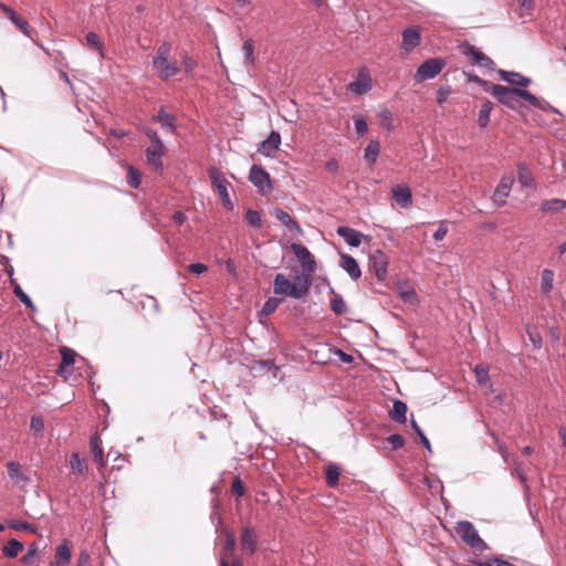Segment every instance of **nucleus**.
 I'll use <instances>...</instances> for the list:
<instances>
[{
  "label": "nucleus",
  "mask_w": 566,
  "mask_h": 566,
  "mask_svg": "<svg viewBox=\"0 0 566 566\" xmlns=\"http://www.w3.org/2000/svg\"><path fill=\"white\" fill-rule=\"evenodd\" d=\"M144 133L150 140L151 145L163 144V140L160 139L158 133L155 129L147 127L144 129Z\"/></svg>",
  "instance_id": "58"
},
{
  "label": "nucleus",
  "mask_w": 566,
  "mask_h": 566,
  "mask_svg": "<svg viewBox=\"0 0 566 566\" xmlns=\"http://www.w3.org/2000/svg\"><path fill=\"white\" fill-rule=\"evenodd\" d=\"M297 283H292L283 273H277L273 280V292L276 295H284L300 300L307 295L311 286V276H296Z\"/></svg>",
  "instance_id": "1"
},
{
  "label": "nucleus",
  "mask_w": 566,
  "mask_h": 566,
  "mask_svg": "<svg viewBox=\"0 0 566 566\" xmlns=\"http://www.w3.org/2000/svg\"><path fill=\"white\" fill-rule=\"evenodd\" d=\"M488 91L499 103L513 111L518 109L521 106L520 93H517L520 92L518 87H509L500 84H493Z\"/></svg>",
  "instance_id": "4"
},
{
  "label": "nucleus",
  "mask_w": 566,
  "mask_h": 566,
  "mask_svg": "<svg viewBox=\"0 0 566 566\" xmlns=\"http://www.w3.org/2000/svg\"><path fill=\"white\" fill-rule=\"evenodd\" d=\"M474 373H475L476 381L480 385L486 386L490 382L488 366H485L483 364H479L474 367Z\"/></svg>",
  "instance_id": "46"
},
{
  "label": "nucleus",
  "mask_w": 566,
  "mask_h": 566,
  "mask_svg": "<svg viewBox=\"0 0 566 566\" xmlns=\"http://www.w3.org/2000/svg\"><path fill=\"white\" fill-rule=\"evenodd\" d=\"M491 112H492V104L490 101H485L480 107L479 118H478V123L481 128H484L488 126V124L490 122Z\"/></svg>",
  "instance_id": "39"
},
{
  "label": "nucleus",
  "mask_w": 566,
  "mask_h": 566,
  "mask_svg": "<svg viewBox=\"0 0 566 566\" xmlns=\"http://www.w3.org/2000/svg\"><path fill=\"white\" fill-rule=\"evenodd\" d=\"M520 101L523 99L530 107L537 108L541 111H547L551 108V105L545 99L535 96L530 91L520 88Z\"/></svg>",
  "instance_id": "20"
},
{
  "label": "nucleus",
  "mask_w": 566,
  "mask_h": 566,
  "mask_svg": "<svg viewBox=\"0 0 566 566\" xmlns=\"http://www.w3.org/2000/svg\"><path fill=\"white\" fill-rule=\"evenodd\" d=\"M170 51H171V46H170V44L168 42L161 43L157 48L156 53L153 56L151 64L154 65V64H157V63H164V61L169 59Z\"/></svg>",
  "instance_id": "36"
},
{
  "label": "nucleus",
  "mask_w": 566,
  "mask_h": 566,
  "mask_svg": "<svg viewBox=\"0 0 566 566\" xmlns=\"http://www.w3.org/2000/svg\"><path fill=\"white\" fill-rule=\"evenodd\" d=\"M182 65L185 72L189 74L196 69L197 62L186 53L182 56Z\"/></svg>",
  "instance_id": "55"
},
{
  "label": "nucleus",
  "mask_w": 566,
  "mask_h": 566,
  "mask_svg": "<svg viewBox=\"0 0 566 566\" xmlns=\"http://www.w3.org/2000/svg\"><path fill=\"white\" fill-rule=\"evenodd\" d=\"M153 69L157 72V75L164 81L174 77L180 71L177 64L169 62V60L164 61V63L154 64Z\"/></svg>",
  "instance_id": "21"
},
{
  "label": "nucleus",
  "mask_w": 566,
  "mask_h": 566,
  "mask_svg": "<svg viewBox=\"0 0 566 566\" xmlns=\"http://www.w3.org/2000/svg\"><path fill=\"white\" fill-rule=\"evenodd\" d=\"M513 473L512 474H516L518 476V479L521 480V482L525 483L526 482V475L525 473L523 472L522 468H521V463L518 461H516V459H513Z\"/></svg>",
  "instance_id": "60"
},
{
  "label": "nucleus",
  "mask_w": 566,
  "mask_h": 566,
  "mask_svg": "<svg viewBox=\"0 0 566 566\" xmlns=\"http://www.w3.org/2000/svg\"><path fill=\"white\" fill-rule=\"evenodd\" d=\"M127 182L134 189H137L142 182L140 172L132 166L128 168L127 171Z\"/></svg>",
  "instance_id": "49"
},
{
  "label": "nucleus",
  "mask_w": 566,
  "mask_h": 566,
  "mask_svg": "<svg viewBox=\"0 0 566 566\" xmlns=\"http://www.w3.org/2000/svg\"><path fill=\"white\" fill-rule=\"evenodd\" d=\"M11 285L13 286L14 295L31 311H35V306L30 298V296L22 290V287L15 282L14 279H11Z\"/></svg>",
  "instance_id": "34"
},
{
  "label": "nucleus",
  "mask_w": 566,
  "mask_h": 566,
  "mask_svg": "<svg viewBox=\"0 0 566 566\" xmlns=\"http://www.w3.org/2000/svg\"><path fill=\"white\" fill-rule=\"evenodd\" d=\"M90 444L92 449V453L94 457V461L99 463L101 465H104V459H103V448H102V439L98 434H93L90 439Z\"/></svg>",
  "instance_id": "32"
},
{
  "label": "nucleus",
  "mask_w": 566,
  "mask_h": 566,
  "mask_svg": "<svg viewBox=\"0 0 566 566\" xmlns=\"http://www.w3.org/2000/svg\"><path fill=\"white\" fill-rule=\"evenodd\" d=\"M249 180L262 195H266L272 190L270 175L261 166L253 165L250 168Z\"/></svg>",
  "instance_id": "7"
},
{
  "label": "nucleus",
  "mask_w": 566,
  "mask_h": 566,
  "mask_svg": "<svg viewBox=\"0 0 566 566\" xmlns=\"http://www.w3.org/2000/svg\"><path fill=\"white\" fill-rule=\"evenodd\" d=\"M421 36L417 29L407 28L402 31L401 50L406 53H410L416 46L420 44Z\"/></svg>",
  "instance_id": "15"
},
{
  "label": "nucleus",
  "mask_w": 566,
  "mask_h": 566,
  "mask_svg": "<svg viewBox=\"0 0 566 566\" xmlns=\"http://www.w3.org/2000/svg\"><path fill=\"white\" fill-rule=\"evenodd\" d=\"M331 310L336 315H342L346 312L347 306L342 295L334 294V297L331 301Z\"/></svg>",
  "instance_id": "47"
},
{
  "label": "nucleus",
  "mask_w": 566,
  "mask_h": 566,
  "mask_svg": "<svg viewBox=\"0 0 566 566\" xmlns=\"http://www.w3.org/2000/svg\"><path fill=\"white\" fill-rule=\"evenodd\" d=\"M281 145V135L272 130L270 135L260 143L258 151L266 157H273Z\"/></svg>",
  "instance_id": "10"
},
{
  "label": "nucleus",
  "mask_w": 566,
  "mask_h": 566,
  "mask_svg": "<svg viewBox=\"0 0 566 566\" xmlns=\"http://www.w3.org/2000/svg\"><path fill=\"white\" fill-rule=\"evenodd\" d=\"M340 268L350 276L353 280H357L361 275L360 268L355 258L349 254L340 253Z\"/></svg>",
  "instance_id": "19"
},
{
  "label": "nucleus",
  "mask_w": 566,
  "mask_h": 566,
  "mask_svg": "<svg viewBox=\"0 0 566 566\" xmlns=\"http://www.w3.org/2000/svg\"><path fill=\"white\" fill-rule=\"evenodd\" d=\"M378 117L381 119L384 127L388 129L391 127L392 114L388 108H381L378 112Z\"/></svg>",
  "instance_id": "54"
},
{
  "label": "nucleus",
  "mask_w": 566,
  "mask_h": 566,
  "mask_svg": "<svg viewBox=\"0 0 566 566\" xmlns=\"http://www.w3.org/2000/svg\"><path fill=\"white\" fill-rule=\"evenodd\" d=\"M273 216L279 220L282 224H284L290 231H295L296 233H302V229L300 224L290 216L289 212L281 208H275L273 210Z\"/></svg>",
  "instance_id": "23"
},
{
  "label": "nucleus",
  "mask_w": 566,
  "mask_h": 566,
  "mask_svg": "<svg viewBox=\"0 0 566 566\" xmlns=\"http://www.w3.org/2000/svg\"><path fill=\"white\" fill-rule=\"evenodd\" d=\"M387 441L391 444L394 450H399V449H401L405 446V439L399 433L390 434L387 438Z\"/></svg>",
  "instance_id": "52"
},
{
  "label": "nucleus",
  "mask_w": 566,
  "mask_h": 566,
  "mask_svg": "<svg viewBox=\"0 0 566 566\" xmlns=\"http://www.w3.org/2000/svg\"><path fill=\"white\" fill-rule=\"evenodd\" d=\"M454 533L460 539L476 553L490 549L489 544L480 536L479 531L469 521H459L454 525Z\"/></svg>",
  "instance_id": "2"
},
{
  "label": "nucleus",
  "mask_w": 566,
  "mask_h": 566,
  "mask_svg": "<svg viewBox=\"0 0 566 566\" xmlns=\"http://www.w3.org/2000/svg\"><path fill=\"white\" fill-rule=\"evenodd\" d=\"M232 493L238 497H241L244 494V486L242 481L239 478H235L232 482L231 486Z\"/></svg>",
  "instance_id": "59"
},
{
  "label": "nucleus",
  "mask_w": 566,
  "mask_h": 566,
  "mask_svg": "<svg viewBox=\"0 0 566 566\" xmlns=\"http://www.w3.org/2000/svg\"><path fill=\"white\" fill-rule=\"evenodd\" d=\"M336 232L352 248H358L366 238L361 232L347 226L338 227Z\"/></svg>",
  "instance_id": "13"
},
{
  "label": "nucleus",
  "mask_w": 566,
  "mask_h": 566,
  "mask_svg": "<svg viewBox=\"0 0 566 566\" xmlns=\"http://www.w3.org/2000/svg\"><path fill=\"white\" fill-rule=\"evenodd\" d=\"M75 353L72 349L64 348L61 350V364L59 366V374L64 375V369L72 368L74 364Z\"/></svg>",
  "instance_id": "35"
},
{
  "label": "nucleus",
  "mask_w": 566,
  "mask_h": 566,
  "mask_svg": "<svg viewBox=\"0 0 566 566\" xmlns=\"http://www.w3.org/2000/svg\"><path fill=\"white\" fill-rule=\"evenodd\" d=\"M451 93V87L449 85L440 86L437 91V103L442 105L447 102L449 95Z\"/></svg>",
  "instance_id": "53"
},
{
  "label": "nucleus",
  "mask_w": 566,
  "mask_h": 566,
  "mask_svg": "<svg viewBox=\"0 0 566 566\" xmlns=\"http://www.w3.org/2000/svg\"><path fill=\"white\" fill-rule=\"evenodd\" d=\"M244 221L253 228H261L262 227V218L259 211L253 209H248L244 213Z\"/></svg>",
  "instance_id": "43"
},
{
  "label": "nucleus",
  "mask_w": 566,
  "mask_h": 566,
  "mask_svg": "<svg viewBox=\"0 0 566 566\" xmlns=\"http://www.w3.org/2000/svg\"><path fill=\"white\" fill-rule=\"evenodd\" d=\"M41 557V548L39 543L33 542L29 544L25 554L21 557V563L25 566H34L39 563Z\"/></svg>",
  "instance_id": "25"
},
{
  "label": "nucleus",
  "mask_w": 566,
  "mask_h": 566,
  "mask_svg": "<svg viewBox=\"0 0 566 566\" xmlns=\"http://www.w3.org/2000/svg\"><path fill=\"white\" fill-rule=\"evenodd\" d=\"M398 292L405 302H413L417 297L415 289L407 282L399 284Z\"/></svg>",
  "instance_id": "42"
},
{
  "label": "nucleus",
  "mask_w": 566,
  "mask_h": 566,
  "mask_svg": "<svg viewBox=\"0 0 566 566\" xmlns=\"http://www.w3.org/2000/svg\"><path fill=\"white\" fill-rule=\"evenodd\" d=\"M354 126L358 135H365L368 132V124L364 116L356 114L353 116Z\"/></svg>",
  "instance_id": "50"
},
{
  "label": "nucleus",
  "mask_w": 566,
  "mask_h": 566,
  "mask_svg": "<svg viewBox=\"0 0 566 566\" xmlns=\"http://www.w3.org/2000/svg\"><path fill=\"white\" fill-rule=\"evenodd\" d=\"M237 545V539L233 534L227 533L226 534V542L223 545V549L220 553V557H224L226 560H228L232 555L234 554Z\"/></svg>",
  "instance_id": "37"
},
{
  "label": "nucleus",
  "mask_w": 566,
  "mask_h": 566,
  "mask_svg": "<svg viewBox=\"0 0 566 566\" xmlns=\"http://www.w3.org/2000/svg\"><path fill=\"white\" fill-rule=\"evenodd\" d=\"M566 209V200L553 198L543 200L541 203V211L544 213H557Z\"/></svg>",
  "instance_id": "26"
},
{
  "label": "nucleus",
  "mask_w": 566,
  "mask_h": 566,
  "mask_svg": "<svg viewBox=\"0 0 566 566\" xmlns=\"http://www.w3.org/2000/svg\"><path fill=\"white\" fill-rule=\"evenodd\" d=\"M8 527L15 530V531H28L31 533H36L38 527L33 524H30L28 522H22L18 520H10L7 523Z\"/></svg>",
  "instance_id": "45"
},
{
  "label": "nucleus",
  "mask_w": 566,
  "mask_h": 566,
  "mask_svg": "<svg viewBox=\"0 0 566 566\" xmlns=\"http://www.w3.org/2000/svg\"><path fill=\"white\" fill-rule=\"evenodd\" d=\"M380 153V145L377 140H370L365 148L364 157L369 164H374Z\"/></svg>",
  "instance_id": "38"
},
{
  "label": "nucleus",
  "mask_w": 566,
  "mask_h": 566,
  "mask_svg": "<svg viewBox=\"0 0 566 566\" xmlns=\"http://www.w3.org/2000/svg\"><path fill=\"white\" fill-rule=\"evenodd\" d=\"M282 301L283 298L269 297L261 308V314L264 316L273 314L277 310Z\"/></svg>",
  "instance_id": "44"
},
{
  "label": "nucleus",
  "mask_w": 566,
  "mask_h": 566,
  "mask_svg": "<svg viewBox=\"0 0 566 566\" xmlns=\"http://www.w3.org/2000/svg\"><path fill=\"white\" fill-rule=\"evenodd\" d=\"M554 272L551 269H544L541 277V291L547 294L553 289Z\"/></svg>",
  "instance_id": "40"
},
{
  "label": "nucleus",
  "mask_w": 566,
  "mask_h": 566,
  "mask_svg": "<svg viewBox=\"0 0 566 566\" xmlns=\"http://www.w3.org/2000/svg\"><path fill=\"white\" fill-rule=\"evenodd\" d=\"M349 90L357 94L364 95L371 90V78L366 67H361L357 78L349 84Z\"/></svg>",
  "instance_id": "9"
},
{
  "label": "nucleus",
  "mask_w": 566,
  "mask_h": 566,
  "mask_svg": "<svg viewBox=\"0 0 566 566\" xmlns=\"http://www.w3.org/2000/svg\"><path fill=\"white\" fill-rule=\"evenodd\" d=\"M8 475L17 482L28 481V476L22 472L20 463L15 461H9L7 463Z\"/></svg>",
  "instance_id": "33"
},
{
  "label": "nucleus",
  "mask_w": 566,
  "mask_h": 566,
  "mask_svg": "<svg viewBox=\"0 0 566 566\" xmlns=\"http://www.w3.org/2000/svg\"><path fill=\"white\" fill-rule=\"evenodd\" d=\"M339 468L336 464H329L326 468V483L329 488H335L339 482Z\"/></svg>",
  "instance_id": "41"
},
{
  "label": "nucleus",
  "mask_w": 566,
  "mask_h": 566,
  "mask_svg": "<svg viewBox=\"0 0 566 566\" xmlns=\"http://www.w3.org/2000/svg\"><path fill=\"white\" fill-rule=\"evenodd\" d=\"M241 546L242 549L250 555L254 554L258 549V535L250 526H244L241 532Z\"/></svg>",
  "instance_id": "14"
},
{
  "label": "nucleus",
  "mask_w": 566,
  "mask_h": 566,
  "mask_svg": "<svg viewBox=\"0 0 566 566\" xmlns=\"http://www.w3.org/2000/svg\"><path fill=\"white\" fill-rule=\"evenodd\" d=\"M208 270L207 265L203 263H191L189 265V271L196 275H200Z\"/></svg>",
  "instance_id": "61"
},
{
  "label": "nucleus",
  "mask_w": 566,
  "mask_h": 566,
  "mask_svg": "<svg viewBox=\"0 0 566 566\" xmlns=\"http://www.w3.org/2000/svg\"><path fill=\"white\" fill-rule=\"evenodd\" d=\"M465 54L468 56H470L476 65H479L481 67H486V69L492 70L494 66V62L489 56H486L483 52L476 50L472 45H469L465 49Z\"/></svg>",
  "instance_id": "22"
},
{
  "label": "nucleus",
  "mask_w": 566,
  "mask_h": 566,
  "mask_svg": "<svg viewBox=\"0 0 566 566\" xmlns=\"http://www.w3.org/2000/svg\"><path fill=\"white\" fill-rule=\"evenodd\" d=\"M208 175L222 206L229 211L233 210V203L228 192L230 182L227 180L224 174L218 167H210Z\"/></svg>",
  "instance_id": "3"
},
{
  "label": "nucleus",
  "mask_w": 566,
  "mask_h": 566,
  "mask_svg": "<svg viewBox=\"0 0 566 566\" xmlns=\"http://www.w3.org/2000/svg\"><path fill=\"white\" fill-rule=\"evenodd\" d=\"M391 195L401 208H409L412 205V193L408 186H395L391 189Z\"/></svg>",
  "instance_id": "18"
},
{
  "label": "nucleus",
  "mask_w": 566,
  "mask_h": 566,
  "mask_svg": "<svg viewBox=\"0 0 566 566\" xmlns=\"http://www.w3.org/2000/svg\"><path fill=\"white\" fill-rule=\"evenodd\" d=\"M219 564L220 566H242V563L239 558L233 559L232 563L229 565L228 560H226L224 557H220Z\"/></svg>",
  "instance_id": "63"
},
{
  "label": "nucleus",
  "mask_w": 566,
  "mask_h": 566,
  "mask_svg": "<svg viewBox=\"0 0 566 566\" xmlns=\"http://www.w3.org/2000/svg\"><path fill=\"white\" fill-rule=\"evenodd\" d=\"M513 185V178L511 176H503L492 196V200L497 206L505 203V199L509 197Z\"/></svg>",
  "instance_id": "11"
},
{
  "label": "nucleus",
  "mask_w": 566,
  "mask_h": 566,
  "mask_svg": "<svg viewBox=\"0 0 566 566\" xmlns=\"http://www.w3.org/2000/svg\"><path fill=\"white\" fill-rule=\"evenodd\" d=\"M528 334V338L532 342L534 348H541L542 346V339H541V336L537 334V333H534V332H527Z\"/></svg>",
  "instance_id": "62"
},
{
  "label": "nucleus",
  "mask_w": 566,
  "mask_h": 566,
  "mask_svg": "<svg viewBox=\"0 0 566 566\" xmlns=\"http://www.w3.org/2000/svg\"><path fill=\"white\" fill-rule=\"evenodd\" d=\"M448 233L447 222L444 220L439 222L438 229L433 233V239L436 241H441Z\"/></svg>",
  "instance_id": "56"
},
{
  "label": "nucleus",
  "mask_w": 566,
  "mask_h": 566,
  "mask_svg": "<svg viewBox=\"0 0 566 566\" xmlns=\"http://www.w3.org/2000/svg\"><path fill=\"white\" fill-rule=\"evenodd\" d=\"M23 548L24 546L20 541L11 538L2 547V553L8 558H15L23 551Z\"/></svg>",
  "instance_id": "31"
},
{
  "label": "nucleus",
  "mask_w": 566,
  "mask_h": 566,
  "mask_svg": "<svg viewBox=\"0 0 566 566\" xmlns=\"http://www.w3.org/2000/svg\"><path fill=\"white\" fill-rule=\"evenodd\" d=\"M291 250L293 251L294 255L300 262L303 271L306 272L305 275L310 276L311 274L315 273L316 261L314 259V255L306 247L300 243H292Z\"/></svg>",
  "instance_id": "6"
},
{
  "label": "nucleus",
  "mask_w": 566,
  "mask_h": 566,
  "mask_svg": "<svg viewBox=\"0 0 566 566\" xmlns=\"http://www.w3.org/2000/svg\"><path fill=\"white\" fill-rule=\"evenodd\" d=\"M86 43L91 49L95 50L101 56H103V45L95 32L91 31L86 34Z\"/></svg>",
  "instance_id": "48"
},
{
  "label": "nucleus",
  "mask_w": 566,
  "mask_h": 566,
  "mask_svg": "<svg viewBox=\"0 0 566 566\" xmlns=\"http://www.w3.org/2000/svg\"><path fill=\"white\" fill-rule=\"evenodd\" d=\"M497 74L500 78L504 82H507L512 85H515L516 87H526L531 84L532 80L527 76L522 75L517 72L512 71H505V70H499Z\"/></svg>",
  "instance_id": "17"
},
{
  "label": "nucleus",
  "mask_w": 566,
  "mask_h": 566,
  "mask_svg": "<svg viewBox=\"0 0 566 566\" xmlns=\"http://www.w3.org/2000/svg\"><path fill=\"white\" fill-rule=\"evenodd\" d=\"M0 8L7 14V17L10 19V21L23 33V35L32 39L33 30L30 28L28 21L21 19L15 13V11L7 4L0 3Z\"/></svg>",
  "instance_id": "12"
},
{
  "label": "nucleus",
  "mask_w": 566,
  "mask_h": 566,
  "mask_svg": "<svg viewBox=\"0 0 566 566\" xmlns=\"http://www.w3.org/2000/svg\"><path fill=\"white\" fill-rule=\"evenodd\" d=\"M153 120L160 123L161 127L169 130L171 134H176V117L165 111V107H160L157 115Z\"/></svg>",
  "instance_id": "24"
},
{
  "label": "nucleus",
  "mask_w": 566,
  "mask_h": 566,
  "mask_svg": "<svg viewBox=\"0 0 566 566\" xmlns=\"http://www.w3.org/2000/svg\"><path fill=\"white\" fill-rule=\"evenodd\" d=\"M371 268L375 272L376 277L379 281H384L386 279L388 261L386 254L382 251H376V253L371 258Z\"/></svg>",
  "instance_id": "16"
},
{
  "label": "nucleus",
  "mask_w": 566,
  "mask_h": 566,
  "mask_svg": "<svg viewBox=\"0 0 566 566\" xmlns=\"http://www.w3.org/2000/svg\"><path fill=\"white\" fill-rule=\"evenodd\" d=\"M72 558L71 549L66 543L60 544L55 548L54 562L60 566L67 565Z\"/></svg>",
  "instance_id": "30"
},
{
  "label": "nucleus",
  "mask_w": 566,
  "mask_h": 566,
  "mask_svg": "<svg viewBox=\"0 0 566 566\" xmlns=\"http://www.w3.org/2000/svg\"><path fill=\"white\" fill-rule=\"evenodd\" d=\"M164 144H158L150 145L145 150L147 164L154 171L161 172L164 170Z\"/></svg>",
  "instance_id": "8"
},
{
  "label": "nucleus",
  "mask_w": 566,
  "mask_h": 566,
  "mask_svg": "<svg viewBox=\"0 0 566 566\" xmlns=\"http://www.w3.org/2000/svg\"><path fill=\"white\" fill-rule=\"evenodd\" d=\"M70 467L72 472L77 475H87L88 473V467L85 459L81 458L77 452L71 454Z\"/></svg>",
  "instance_id": "27"
},
{
  "label": "nucleus",
  "mask_w": 566,
  "mask_h": 566,
  "mask_svg": "<svg viewBox=\"0 0 566 566\" xmlns=\"http://www.w3.org/2000/svg\"><path fill=\"white\" fill-rule=\"evenodd\" d=\"M242 52L244 55V65L250 71L255 66L254 41L252 39H248L243 42Z\"/></svg>",
  "instance_id": "28"
},
{
  "label": "nucleus",
  "mask_w": 566,
  "mask_h": 566,
  "mask_svg": "<svg viewBox=\"0 0 566 566\" xmlns=\"http://www.w3.org/2000/svg\"><path fill=\"white\" fill-rule=\"evenodd\" d=\"M495 443L497 446V451L499 453L501 454L502 459L504 460V462H510V461H513V459H515L506 449V447L501 443L497 439L495 440Z\"/></svg>",
  "instance_id": "57"
},
{
  "label": "nucleus",
  "mask_w": 566,
  "mask_h": 566,
  "mask_svg": "<svg viewBox=\"0 0 566 566\" xmlns=\"http://www.w3.org/2000/svg\"><path fill=\"white\" fill-rule=\"evenodd\" d=\"M407 405L401 401V400H396L392 405V409L390 411V418L391 420L396 421V422H399V423H405L407 421Z\"/></svg>",
  "instance_id": "29"
},
{
  "label": "nucleus",
  "mask_w": 566,
  "mask_h": 566,
  "mask_svg": "<svg viewBox=\"0 0 566 566\" xmlns=\"http://www.w3.org/2000/svg\"><path fill=\"white\" fill-rule=\"evenodd\" d=\"M30 428L34 434H41L44 430V420L41 416H32L30 420Z\"/></svg>",
  "instance_id": "51"
},
{
  "label": "nucleus",
  "mask_w": 566,
  "mask_h": 566,
  "mask_svg": "<svg viewBox=\"0 0 566 566\" xmlns=\"http://www.w3.org/2000/svg\"><path fill=\"white\" fill-rule=\"evenodd\" d=\"M470 563L472 564V566H496L495 563H493V559L485 560V562L478 560V559H471Z\"/></svg>",
  "instance_id": "64"
},
{
  "label": "nucleus",
  "mask_w": 566,
  "mask_h": 566,
  "mask_svg": "<svg viewBox=\"0 0 566 566\" xmlns=\"http://www.w3.org/2000/svg\"><path fill=\"white\" fill-rule=\"evenodd\" d=\"M446 62L442 59H429L421 63L415 75L413 80L416 83H421L427 80L434 78L442 69L444 67Z\"/></svg>",
  "instance_id": "5"
}]
</instances>
